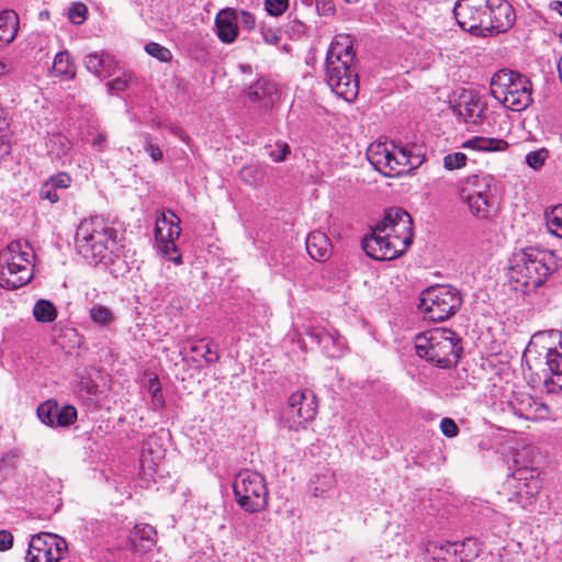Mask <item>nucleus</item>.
Segmentation results:
<instances>
[{"mask_svg": "<svg viewBox=\"0 0 562 562\" xmlns=\"http://www.w3.org/2000/svg\"><path fill=\"white\" fill-rule=\"evenodd\" d=\"M75 240L78 254L89 265H103L115 278L130 271L117 241V231L104 217L92 216L81 221Z\"/></svg>", "mask_w": 562, "mask_h": 562, "instance_id": "nucleus-1", "label": "nucleus"}, {"mask_svg": "<svg viewBox=\"0 0 562 562\" xmlns=\"http://www.w3.org/2000/svg\"><path fill=\"white\" fill-rule=\"evenodd\" d=\"M413 241V220L402 209L385 212L381 222L362 240L366 254L375 260H392L406 251Z\"/></svg>", "mask_w": 562, "mask_h": 562, "instance_id": "nucleus-2", "label": "nucleus"}, {"mask_svg": "<svg viewBox=\"0 0 562 562\" xmlns=\"http://www.w3.org/2000/svg\"><path fill=\"white\" fill-rule=\"evenodd\" d=\"M453 13L462 30L480 36L505 32L515 21L505 0H458Z\"/></svg>", "mask_w": 562, "mask_h": 562, "instance_id": "nucleus-3", "label": "nucleus"}, {"mask_svg": "<svg viewBox=\"0 0 562 562\" xmlns=\"http://www.w3.org/2000/svg\"><path fill=\"white\" fill-rule=\"evenodd\" d=\"M559 266V259L553 251L521 249L509 259L508 279L515 290L529 294L542 286Z\"/></svg>", "mask_w": 562, "mask_h": 562, "instance_id": "nucleus-4", "label": "nucleus"}, {"mask_svg": "<svg viewBox=\"0 0 562 562\" xmlns=\"http://www.w3.org/2000/svg\"><path fill=\"white\" fill-rule=\"evenodd\" d=\"M326 82L331 91L346 101L356 99L359 92V80L355 70V52L350 35L335 36L327 50Z\"/></svg>", "mask_w": 562, "mask_h": 562, "instance_id": "nucleus-5", "label": "nucleus"}, {"mask_svg": "<svg viewBox=\"0 0 562 562\" xmlns=\"http://www.w3.org/2000/svg\"><path fill=\"white\" fill-rule=\"evenodd\" d=\"M524 359L531 368L544 363L547 373L543 383L548 392L562 390V333L549 330L535 334L525 352Z\"/></svg>", "mask_w": 562, "mask_h": 562, "instance_id": "nucleus-6", "label": "nucleus"}, {"mask_svg": "<svg viewBox=\"0 0 562 562\" xmlns=\"http://www.w3.org/2000/svg\"><path fill=\"white\" fill-rule=\"evenodd\" d=\"M369 162L385 177L407 175L423 164L420 149L415 146H396L386 143H373L367 149Z\"/></svg>", "mask_w": 562, "mask_h": 562, "instance_id": "nucleus-7", "label": "nucleus"}, {"mask_svg": "<svg viewBox=\"0 0 562 562\" xmlns=\"http://www.w3.org/2000/svg\"><path fill=\"white\" fill-rule=\"evenodd\" d=\"M490 89L496 100L514 112H520L532 103L531 82L517 71L506 68L496 71L491 78Z\"/></svg>", "mask_w": 562, "mask_h": 562, "instance_id": "nucleus-8", "label": "nucleus"}, {"mask_svg": "<svg viewBox=\"0 0 562 562\" xmlns=\"http://www.w3.org/2000/svg\"><path fill=\"white\" fill-rule=\"evenodd\" d=\"M418 357L439 368H449L460 357L458 339L450 329L436 328L418 335L415 340Z\"/></svg>", "mask_w": 562, "mask_h": 562, "instance_id": "nucleus-9", "label": "nucleus"}, {"mask_svg": "<svg viewBox=\"0 0 562 562\" xmlns=\"http://www.w3.org/2000/svg\"><path fill=\"white\" fill-rule=\"evenodd\" d=\"M237 505L249 514L260 513L268 507L269 492L265 477L257 471L240 470L233 482Z\"/></svg>", "mask_w": 562, "mask_h": 562, "instance_id": "nucleus-10", "label": "nucleus"}, {"mask_svg": "<svg viewBox=\"0 0 562 562\" xmlns=\"http://www.w3.org/2000/svg\"><path fill=\"white\" fill-rule=\"evenodd\" d=\"M462 305L460 291L448 284H437L419 295V308L432 322H443L453 316Z\"/></svg>", "mask_w": 562, "mask_h": 562, "instance_id": "nucleus-11", "label": "nucleus"}, {"mask_svg": "<svg viewBox=\"0 0 562 562\" xmlns=\"http://www.w3.org/2000/svg\"><path fill=\"white\" fill-rule=\"evenodd\" d=\"M318 402L312 390H297L289 397L288 406L283 409L281 424L291 431L304 429L317 413Z\"/></svg>", "mask_w": 562, "mask_h": 562, "instance_id": "nucleus-12", "label": "nucleus"}, {"mask_svg": "<svg viewBox=\"0 0 562 562\" xmlns=\"http://www.w3.org/2000/svg\"><path fill=\"white\" fill-rule=\"evenodd\" d=\"M180 218L172 211L160 212L155 223V239L159 251L175 265L182 263V255L176 245L180 236Z\"/></svg>", "mask_w": 562, "mask_h": 562, "instance_id": "nucleus-13", "label": "nucleus"}, {"mask_svg": "<svg viewBox=\"0 0 562 562\" xmlns=\"http://www.w3.org/2000/svg\"><path fill=\"white\" fill-rule=\"evenodd\" d=\"M67 552V542L58 535L40 532L34 535L25 557L26 562H59Z\"/></svg>", "mask_w": 562, "mask_h": 562, "instance_id": "nucleus-14", "label": "nucleus"}, {"mask_svg": "<svg viewBox=\"0 0 562 562\" xmlns=\"http://www.w3.org/2000/svg\"><path fill=\"white\" fill-rule=\"evenodd\" d=\"M435 560L441 562H465L477 555L476 540L467 538L462 542H429L426 548Z\"/></svg>", "mask_w": 562, "mask_h": 562, "instance_id": "nucleus-15", "label": "nucleus"}, {"mask_svg": "<svg viewBox=\"0 0 562 562\" xmlns=\"http://www.w3.org/2000/svg\"><path fill=\"white\" fill-rule=\"evenodd\" d=\"M453 112L465 123L479 124L487 111L486 102L474 91L463 90L453 103Z\"/></svg>", "mask_w": 562, "mask_h": 562, "instance_id": "nucleus-16", "label": "nucleus"}, {"mask_svg": "<svg viewBox=\"0 0 562 562\" xmlns=\"http://www.w3.org/2000/svg\"><path fill=\"white\" fill-rule=\"evenodd\" d=\"M508 405L516 416L525 419H543L549 414V409L543 403L524 392L513 394Z\"/></svg>", "mask_w": 562, "mask_h": 562, "instance_id": "nucleus-17", "label": "nucleus"}, {"mask_svg": "<svg viewBox=\"0 0 562 562\" xmlns=\"http://www.w3.org/2000/svg\"><path fill=\"white\" fill-rule=\"evenodd\" d=\"M306 334L329 358H340L344 355L346 341L335 329L312 327Z\"/></svg>", "mask_w": 562, "mask_h": 562, "instance_id": "nucleus-18", "label": "nucleus"}, {"mask_svg": "<svg viewBox=\"0 0 562 562\" xmlns=\"http://www.w3.org/2000/svg\"><path fill=\"white\" fill-rule=\"evenodd\" d=\"M33 279V266L10 265L0 262V286L14 290L27 284Z\"/></svg>", "mask_w": 562, "mask_h": 562, "instance_id": "nucleus-19", "label": "nucleus"}, {"mask_svg": "<svg viewBox=\"0 0 562 562\" xmlns=\"http://www.w3.org/2000/svg\"><path fill=\"white\" fill-rule=\"evenodd\" d=\"M215 34L224 44L234 43L239 34L236 21V9L225 8L217 12L214 20Z\"/></svg>", "mask_w": 562, "mask_h": 562, "instance_id": "nucleus-20", "label": "nucleus"}, {"mask_svg": "<svg viewBox=\"0 0 562 562\" xmlns=\"http://www.w3.org/2000/svg\"><path fill=\"white\" fill-rule=\"evenodd\" d=\"M462 201L468 205L470 213L480 220H486L493 211L492 192H472L461 190Z\"/></svg>", "mask_w": 562, "mask_h": 562, "instance_id": "nucleus-21", "label": "nucleus"}, {"mask_svg": "<svg viewBox=\"0 0 562 562\" xmlns=\"http://www.w3.org/2000/svg\"><path fill=\"white\" fill-rule=\"evenodd\" d=\"M513 482L519 503L532 498L540 490V483L535 477L532 469H517L513 473Z\"/></svg>", "mask_w": 562, "mask_h": 562, "instance_id": "nucleus-22", "label": "nucleus"}, {"mask_svg": "<svg viewBox=\"0 0 562 562\" xmlns=\"http://www.w3.org/2000/svg\"><path fill=\"white\" fill-rule=\"evenodd\" d=\"M156 530L150 525H135L128 536L130 548L135 554H144L156 546Z\"/></svg>", "mask_w": 562, "mask_h": 562, "instance_id": "nucleus-23", "label": "nucleus"}, {"mask_svg": "<svg viewBox=\"0 0 562 562\" xmlns=\"http://www.w3.org/2000/svg\"><path fill=\"white\" fill-rule=\"evenodd\" d=\"M71 177L64 171L49 177L40 188V198L54 204L59 201L61 193L70 187Z\"/></svg>", "mask_w": 562, "mask_h": 562, "instance_id": "nucleus-24", "label": "nucleus"}, {"mask_svg": "<svg viewBox=\"0 0 562 562\" xmlns=\"http://www.w3.org/2000/svg\"><path fill=\"white\" fill-rule=\"evenodd\" d=\"M34 252L27 241L15 240L8 245L5 249L0 252V262L10 265V260L14 261V265L20 266H33L32 259Z\"/></svg>", "mask_w": 562, "mask_h": 562, "instance_id": "nucleus-25", "label": "nucleus"}, {"mask_svg": "<svg viewBox=\"0 0 562 562\" xmlns=\"http://www.w3.org/2000/svg\"><path fill=\"white\" fill-rule=\"evenodd\" d=\"M306 250L317 261L326 260L331 252V243L323 232L315 231L306 237Z\"/></svg>", "mask_w": 562, "mask_h": 562, "instance_id": "nucleus-26", "label": "nucleus"}, {"mask_svg": "<svg viewBox=\"0 0 562 562\" xmlns=\"http://www.w3.org/2000/svg\"><path fill=\"white\" fill-rule=\"evenodd\" d=\"M20 19L15 11L3 10L0 12V48L11 44L18 35Z\"/></svg>", "mask_w": 562, "mask_h": 562, "instance_id": "nucleus-27", "label": "nucleus"}, {"mask_svg": "<svg viewBox=\"0 0 562 562\" xmlns=\"http://www.w3.org/2000/svg\"><path fill=\"white\" fill-rule=\"evenodd\" d=\"M277 94L278 90L276 85L268 79H259L246 91V95L250 101L263 102L266 106L274 103Z\"/></svg>", "mask_w": 562, "mask_h": 562, "instance_id": "nucleus-28", "label": "nucleus"}, {"mask_svg": "<svg viewBox=\"0 0 562 562\" xmlns=\"http://www.w3.org/2000/svg\"><path fill=\"white\" fill-rule=\"evenodd\" d=\"M190 351L196 353V357L193 358V362L196 364L200 363V359L205 363H215L220 359L218 346L212 339L203 338L191 341Z\"/></svg>", "mask_w": 562, "mask_h": 562, "instance_id": "nucleus-29", "label": "nucleus"}, {"mask_svg": "<svg viewBox=\"0 0 562 562\" xmlns=\"http://www.w3.org/2000/svg\"><path fill=\"white\" fill-rule=\"evenodd\" d=\"M49 155L59 160L61 166L72 162V144L61 134L53 135L49 140Z\"/></svg>", "mask_w": 562, "mask_h": 562, "instance_id": "nucleus-30", "label": "nucleus"}, {"mask_svg": "<svg viewBox=\"0 0 562 562\" xmlns=\"http://www.w3.org/2000/svg\"><path fill=\"white\" fill-rule=\"evenodd\" d=\"M115 65L109 54L91 53L86 57V68L97 77H105L111 74Z\"/></svg>", "mask_w": 562, "mask_h": 562, "instance_id": "nucleus-31", "label": "nucleus"}, {"mask_svg": "<svg viewBox=\"0 0 562 562\" xmlns=\"http://www.w3.org/2000/svg\"><path fill=\"white\" fill-rule=\"evenodd\" d=\"M462 147L481 151H503L507 149L508 143L502 138H488L476 136L464 142Z\"/></svg>", "mask_w": 562, "mask_h": 562, "instance_id": "nucleus-32", "label": "nucleus"}, {"mask_svg": "<svg viewBox=\"0 0 562 562\" xmlns=\"http://www.w3.org/2000/svg\"><path fill=\"white\" fill-rule=\"evenodd\" d=\"M88 313L90 321L99 327L108 328L116 321L113 310L100 303L92 304Z\"/></svg>", "mask_w": 562, "mask_h": 562, "instance_id": "nucleus-33", "label": "nucleus"}, {"mask_svg": "<svg viewBox=\"0 0 562 562\" xmlns=\"http://www.w3.org/2000/svg\"><path fill=\"white\" fill-rule=\"evenodd\" d=\"M493 177L486 173H479L468 177L461 186V190L472 192H492Z\"/></svg>", "mask_w": 562, "mask_h": 562, "instance_id": "nucleus-34", "label": "nucleus"}, {"mask_svg": "<svg viewBox=\"0 0 562 562\" xmlns=\"http://www.w3.org/2000/svg\"><path fill=\"white\" fill-rule=\"evenodd\" d=\"M53 70L57 76L65 79L75 77L76 67L68 52H60L55 56Z\"/></svg>", "mask_w": 562, "mask_h": 562, "instance_id": "nucleus-35", "label": "nucleus"}, {"mask_svg": "<svg viewBox=\"0 0 562 562\" xmlns=\"http://www.w3.org/2000/svg\"><path fill=\"white\" fill-rule=\"evenodd\" d=\"M33 315L37 322L52 323L57 317V311L50 301L38 300L33 307Z\"/></svg>", "mask_w": 562, "mask_h": 562, "instance_id": "nucleus-36", "label": "nucleus"}, {"mask_svg": "<svg viewBox=\"0 0 562 562\" xmlns=\"http://www.w3.org/2000/svg\"><path fill=\"white\" fill-rule=\"evenodd\" d=\"M548 229L557 237L562 238V204L553 206L544 214Z\"/></svg>", "mask_w": 562, "mask_h": 562, "instance_id": "nucleus-37", "label": "nucleus"}, {"mask_svg": "<svg viewBox=\"0 0 562 562\" xmlns=\"http://www.w3.org/2000/svg\"><path fill=\"white\" fill-rule=\"evenodd\" d=\"M240 176L244 182L249 186H259L265 178V168L260 165H251L243 168Z\"/></svg>", "mask_w": 562, "mask_h": 562, "instance_id": "nucleus-38", "label": "nucleus"}, {"mask_svg": "<svg viewBox=\"0 0 562 562\" xmlns=\"http://www.w3.org/2000/svg\"><path fill=\"white\" fill-rule=\"evenodd\" d=\"M57 405L58 403L56 401L48 400L37 407V417L43 424L54 427L53 422L57 414Z\"/></svg>", "mask_w": 562, "mask_h": 562, "instance_id": "nucleus-39", "label": "nucleus"}, {"mask_svg": "<svg viewBox=\"0 0 562 562\" xmlns=\"http://www.w3.org/2000/svg\"><path fill=\"white\" fill-rule=\"evenodd\" d=\"M151 441L147 440L144 446L140 453V464L144 469L154 470V468L157 465L158 460L162 457L161 452H157L154 454L151 450Z\"/></svg>", "mask_w": 562, "mask_h": 562, "instance_id": "nucleus-40", "label": "nucleus"}, {"mask_svg": "<svg viewBox=\"0 0 562 562\" xmlns=\"http://www.w3.org/2000/svg\"><path fill=\"white\" fill-rule=\"evenodd\" d=\"M548 157H549L548 149L540 148L537 150L529 151L526 155L525 161L530 168L538 170L544 165Z\"/></svg>", "mask_w": 562, "mask_h": 562, "instance_id": "nucleus-41", "label": "nucleus"}, {"mask_svg": "<svg viewBox=\"0 0 562 562\" xmlns=\"http://www.w3.org/2000/svg\"><path fill=\"white\" fill-rule=\"evenodd\" d=\"M145 50L148 55L160 61H169L172 57L171 52L167 47L155 42L146 44Z\"/></svg>", "mask_w": 562, "mask_h": 562, "instance_id": "nucleus-42", "label": "nucleus"}, {"mask_svg": "<svg viewBox=\"0 0 562 562\" xmlns=\"http://www.w3.org/2000/svg\"><path fill=\"white\" fill-rule=\"evenodd\" d=\"M301 3L307 8H316V11L319 15H329L333 14L335 8L333 5L331 0H300Z\"/></svg>", "mask_w": 562, "mask_h": 562, "instance_id": "nucleus-43", "label": "nucleus"}, {"mask_svg": "<svg viewBox=\"0 0 562 562\" xmlns=\"http://www.w3.org/2000/svg\"><path fill=\"white\" fill-rule=\"evenodd\" d=\"M467 156L461 151L448 154L443 157V167L447 170H456L465 166Z\"/></svg>", "mask_w": 562, "mask_h": 562, "instance_id": "nucleus-44", "label": "nucleus"}, {"mask_svg": "<svg viewBox=\"0 0 562 562\" xmlns=\"http://www.w3.org/2000/svg\"><path fill=\"white\" fill-rule=\"evenodd\" d=\"M87 7L82 2H75L68 10V19L71 23L80 25L86 21Z\"/></svg>", "mask_w": 562, "mask_h": 562, "instance_id": "nucleus-45", "label": "nucleus"}, {"mask_svg": "<svg viewBox=\"0 0 562 562\" xmlns=\"http://www.w3.org/2000/svg\"><path fill=\"white\" fill-rule=\"evenodd\" d=\"M289 8V0H265V9L271 16L282 15Z\"/></svg>", "mask_w": 562, "mask_h": 562, "instance_id": "nucleus-46", "label": "nucleus"}, {"mask_svg": "<svg viewBox=\"0 0 562 562\" xmlns=\"http://www.w3.org/2000/svg\"><path fill=\"white\" fill-rule=\"evenodd\" d=\"M236 21L238 26L240 25L248 32L254 31L256 27V18L251 12L236 9Z\"/></svg>", "mask_w": 562, "mask_h": 562, "instance_id": "nucleus-47", "label": "nucleus"}, {"mask_svg": "<svg viewBox=\"0 0 562 562\" xmlns=\"http://www.w3.org/2000/svg\"><path fill=\"white\" fill-rule=\"evenodd\" d=\"M60 415H61V417L57 422V426H60V427H67L71 424H74L75 420L77 419V411L71 405L61 406Z\"/></svg>", "mask_w": 562, "mask_h": 562, "instance_id": "nucleus-48", "label": "nucleus"}, {"mask_svg": "<svg viewBox=\"0 0 562 562\" xmlns=\"http://www.w3.org/2000/svg\"><path fill=\"white\" fill-rule=\"evenodd\" d=\"M145 144L144 150L149 155L154 162H158L162 159L164 154L160 147L153 143L150 135L146 134L144 136Z\"/></svg>", "mask_w": 562, "mask_h": 562, "instance_id": "nucleus-49", "label": "nucleus"}, {"mask_svg": "<svg viewBox=\"0 0 562 562\" xmlns=\"http://www.w3.org/2000/svg\"><path fill=\"white\" fill-rule=\"evenodd\" d=\"M290 154V146L284 142H278L268 155L274 162H281L286 159Z\"/></svg>", "mask_w": 562, "mask_h": 562, "instance_id": "nucleus-50", "label": "nucleus"}, {"mask_svg": "<svg viewBox=\"0 0 562 562\" xmlns=\"http://www.w3.org/2000/svg\"><path fill=\"white\" fill-rule=\"evenodd\" d=\"M259 32L262 41L268 45H278L281 40L278 31L271 26L262 25Z\"/></svg>", "mask_w": 562, "mask_h": 562, "instance_id": "nucleus-51", "label": "nucleus"}, {"mask_svg": "<svg viewBox=\"0 0 562 562\" xmlns=\"http://www.w3.org/2000/svg\"><path fill=\"white\" fill-rule=\"evenodd\" d=\"M440 429L445 436L448 438L456 437L458 435L459 428L454 420L451 418L445 417L440 422Z\"/></svg>", "mask_w": 562, "mask_h": 562, "instance_id": "nucleus-52", "label": "nucleus"}, {"mask_svg": "<svg viewBox=\"0 0 562 562\" xmlns=\"http://www.w3.org/2000/svg\"><path fill=\"white\" fill-rule=\"evenodd\" d=\"M11 140L7 131L0 127V161L11 153Z\"/></svg>", "mask_w": 562, "mask_h": 562, "instance_id": "nucleus-53", "label": "nucleus"}, {"mask_svg": "<svg viewBox=\"0 0 562 562\" xmlns=\"http://www.w3.org/2000/svg\"><path fill=\"white\" fill-rule=\"evenodd\" d=\"M127 85H128V80L126 79V77H117L111 81H108L106 82V87L109 90H112V91H124L126 88H127Z\"/></svg>", "mask_w": 562, "mask_h": 562, "instance_id": "nucleus-54", "label": "nucleus"}, {"mask_svg": "<svg viewBox=\"0 0 562 562\" xmlns=\"http://www.w3.org/2000/svg\"><path fill=\"white\" fill-rule=\"evenodd\" d=\"M13 537L11 532L7 530H0V550L4 551L12 547Z\"/></svg>", "mask_w": 562, "mask_h": 562, "instance_id": "nucleus-55", "label": "nucleus"}, {"mask_svg": "<svg viewBox=\"0 0 562 562\" xmlns=\"http://www.w3.org/2000/svg\"><path fill=\"white\" fill-rule=\"evenodd\" d=\"M106 143V136L103 133H99L92 140V146L95 147L99 151L104 149Z\"/></svg>", "mask_w": 562, "mask_h": 562, "instance_id": "nucleus-56", "label": "nucleus"}, {"mask_svg": "<svg viewBox=\"0 0 562 562\" xmlns=\"http://www.w3.org/2000/svg\"><path fill=\"white\" fill-rule=\"evenodd\" d=\"M304 24L301 21L294 20L290 23L288 32H293L296 35H301L304 32Z\"/></svg>", "mask_w": 562, "mask_h": 562, "instance_id": "nucleus-57", "label": "nucleus"}, {"mask_svg": "<svg viewBox=\"0 0 562 562\" xmlns=\"http://www.w3.org/2000/svg\"><path fill=\"white\" fill-rule=\"evenodd\" d=\"M169 131H170L173 135H176V136L180 137L181 139H184V135H183V132L181 131V128H179V127H177V126H170V127H169Z\"/></svg>", "mask_w": 562, "mask_h": 562, "instance_id": "nucleus-58", "label": "nucleus"}, {"mask_svg": "<svg viewBox=\"0 0 562 562\" xmlns=\"http://www.w3.org/2000/svg\"><path fill=\"white\" fill-rule=\"evenodd\" d=\"M551 9L558 11L562 15V1H554L551 3Z\"/></svg>", "mask_w": 562, "mask_h": 562, "instance_id": "nucleus-59", "label": "nucleus"}, {"mask_svg": "<svg viewBox=\"0 0 562 562\" xmlns=\"http://www.w3.org/2000/svg\"><path fill=\"white\" fill-rule=\"evenodd\" d=\"M9 71V66L0 60V76Z\"/></svg>", "mask_w": 562, "mask_h": 562, "instance_id": "nucleus-60", "label": "nucleus"}, {"mask_svg": "<svg viewBox=\"0 0 562 562\" xmlns=\"http://www.w3.org/2000/svg\"><path fill=\"white\" fill-rule=\"evenodd\" d=\"M60 411H61V407H59V405H57V414L55 415V418H54V427H58L57 426V422L58 419H60L61 415H60Z\"/></svg>", "mask_w": 562, "mask_h": 562, "instance_id": "nucleus-61", "label": "nucleus"}, {"mask_svg": "<svg viewBox=\"0 0 562 562\" xmlns=\"http://www.w3.org/2000/svg\"><path fill=\"white\" fill-rule=\"evenodd\" d=\"M240 70L244 71V72H249L251 71V67L249 65H240L239 66Z\"/></svg>", "mask_w": 562, "mask_h": 562, "instance_id": "nucleus-62", "label": "nucleus"}, {"mask_svg": "<svg viewBox=\"0 0 562 562\" xmlns=\"http://www.w3.org/2000/svg\"><path fill=\"white\" fill-rule=\"evenodd\" d=\"M158 285H159V286H161V288L168 289V288H169V285H170V283H168V282H162V283H158Z\"/></svg>", "mask_w": 562, "mask_h": 562, "instance_id": "nucleus-63", "label": "nucleus"}]
</instances>
